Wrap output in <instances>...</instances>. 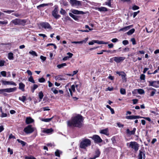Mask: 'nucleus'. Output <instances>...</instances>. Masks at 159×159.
Returning <instances> with one entry per match:
<instances>
[{"mask_svg": "<svg viewBox=\"0 0 159 159\" xmlns=\"http://www.w3.org/2000/svg\"><path fill=\"white\" fill-rule=\"evenodd\" d=\"M84 120L83 116L79 114L72 117L70 120H68L67 125L70 127H75L80 128L84 126Z\"/></svg>", "mask_w": 159, "mask_h": 159, "instance_id": "obj_1", "label": "nucleus"}, {"mask_svg": "<svg viewBox=\"0 0 159 159\" xmlns=\"http://www.w3.org/2000/svg\"><path fill=\"white\" fill-rule=\"evenodd\" d=\"M91 145V141L88 139H85L82 140L80 143V147L82 148L85 149L86 148Z\"/></svg>", "mask_w": 159, "mask_h": 159, "instance_id": "obj_2", "label": "nucleus"}, {"mask_svg": "<svg viewBox=\"0 0 159 159\" xmlns=\"http://www.w3.org/2000/svg\"><path fill=\"white\" fill-rule=\"evenodd\" d=\"M26 22L27 20L25 19L21 20L20 19L16 18L12 20L11 23L15 25L25 26Z\"/></svg>", "mask_w": 159, "mask_h": 159, "instance_id": "obj_3", "label": "nucleus"}, {"mask_svg": "<svg viewBox=\"0 0 159 159\" xmlns=\"http://www.w3.org/2000/svg\"><path fill=\"white\" fill-rule=\"evenodd\" d=\"M16 89L17 88L16 87L13 88H8L4 89H0V94L3 93L4 96H7V94L4 92L8 93L13 92L16 91Z\"/></svg>", "mask_w": 159, "mask_h": 159, "instance_id": "obj_4", "label": "nucleus"}, {"mask_svg": "<svg viewBox=\"0 0 159 159\" xmlns=\"http://www.w3.org/2000/svg\"><path fill=\"white\" fill-rule=\"evenodd\" d=\"M58 6L55 5L54 9L52 11V16L57 19L61 17V15L58 14Z\"/></svg>", "mask_w": 159, "mask_h": 159, "instance_id": "obj_5", "label": "nucleus"}, {"mask_svg": "<svg viewBox=\"0 0 159 159\" xmlns=\"http://www.w3.org/2000/svg\"><path fill=\"white\" fill-rule=\"evenodd\" d=\"M129 147L134 149V152H136L138 150L139 146V144L136 142H131L129 143Z\"/></svg>", "mask_w": 159, "mask_h": 159, "instance_id": "obj_6", "label": "nucleus"}, {"mask_svg": "<svg viewBox=\"0 0 159 159\" xmlns=\"http://www.w3.org/2000/svg\"><path fill=\"white\" fill-rule=\"evenodd\" d=\"M34 130V128L32 127V125H28L23 129V131L27 134H31L33 132Z\"/></svg>", "mask_w": 159, "mask_h": 159, "instance_id": "obj_7", "label": "nucleus"}, {"mask_svg": "<svg viewBox=\"0 0 159 159\" xmlns=\"http://www.w3.org/2000/svg\"><path fill=\"white\" fill-rule=\"evenodd\" d=\"M94 140L95 143H101L102 142V140L100 137L98 135H93L92 137H90Z\"/></svg>", "mask_w": 159, "mask_h": 159, "instance_id": "obj_8", "label": "nucleus"}, {"mask_svg": "<svg viewBox=\"0 0 159 159\" xmlns=\"http://www.w3.org/2000/svg\"><path fill=\"white\" fill-rule=\"evenodd\" d=\"M125 59L124 57H115L111 58V60L113 59L114 61L116 63H119L123 61Z\"/></svg>", "mask_w": 159, "mask_h": 159, "instance_id": "obj_9", "label": "nucleus"}, {"mask_svg": "<svg viewBox=\"0 0 159 159\" xmlns=\"http://www.w3.org/2000/svg\"><path fill=\"white\" fill-rule=\"evenodd\" d=\"M40 25L43 28L45 29H52V27L50 24L46 22H42L40 23Z\"/></svg>", "mask_w": 159, "mask_h": 159, "instance_id": "obj_10", "label": "nucleus"}, {"mask_svg": "<svg viewBox=\"0 0 159 159\" xmlns=\"http://www.w3.org/2000/svg\"><path fill=\"white\" fill-rule=\"evenodd\" d=\"M116 73L118 74L119 76H121L122 79L126 81H127L126 75L125 73L124 72L121 71H116Z\"/></svg>", "mask_w": 159, "mask_h": 159, "instance_id": "obj_11", "label": "nucleus"}, {"mask_svg": "<svg viewBox=\"0 0 159 159\" xmlns=\"http://www.w3.org/2000/svg\"><path fill=\"white\" fill-rule=\"evenodd\" d=\"M136 130V129L134 128L132 131H130L129 129H127L126 130V134L129 136L132 135H134L135 134V132Z\"/></svg>", "mask_w": 159, "mask_h": 159, "instance_id": "obj_12", "label": "nucleus"}, {"mask_svg": "<svg viewBox=\"0 0 159 159\" xmlns=\"http://www.w3.org/2000/svg\"><path fill=\"white\" fill-rule=\"evenodd\" d=\"M71 11L72 13L76 15H83L86 14L85 12L82 11H80L75 9H72L71 10Z\"/></svg>", "mask_w": 159, "mask_h": 159, "instance_id": "obj_13", "label": "nucleus"}, {"mask_svg": "<svg viewBox=\"0 0 159 159\" xmlns=\"http://www.w3.org/2000/svg\"><path fill=\"white\" fill-rule=\"evenodd\" d=\"M101 152L99 149H97L95 151V155L93 157H90L89 159H95L96 158L99 157L100 155Z\"/></svg>", "mask_w": 159, "mask_h": 159, "instance_id": "obj_14", "label": "nucleus"}, {"mask_svg": "<svg viewBox=\"0 0 159 159\" xmlns=\"http://www.w3.org/2000/svg\"><path fill=\"white\" fill-rule=\"evenodd\" d=\"M142 117L139 116H126V118L127 119L132 120L141 118Z\"/></svg>", "mask_w": 159, "mask_h": 159, "instance_id": "obj_15", "label": "nucleus"}, {"mask_svg": "<svg viewBox=\"0 0 159 159\" xmlns=\"http://www.w3.org/2000/svg\"><path fill=\"white\" fill-rule=\"evenodd\" d=\"M25 122L26 124L29 125L33 122L34 120L30 117H28L26 118Z\"/></svg>", "mask_w": 159, "mask_h": 159, "instance_id": "obj_16", "label": "nucleus"}, {"mask_svg": "<svg viewBox=\"0 0 159 159\" xmlns=\"http://www.w3.org/2000/svg\"><path fill=\"white\" fill-rule=\"evenodd\" d=\"M70 3L72 5H79L80 4V1L76 0H70Z\"/></svg>", "mask_w": 159, "mask_h": 159, "instance_id": "obj_17", "label": "nucleus"}, {"mask_svg": "<svg viewBox=\"0 0 159 159\" xmlns=\"http://www.w3.org/2000/svg\"><path fill=\"white\" fill-rule=\"evenodd\" d=\"M95 9L100 12L107 11H108L107 8L105 7H96Z\"/></svg>", "mask_w": 159, "mask_h": 159, "instance_id": "obj_18", "label": "nucleus"}, {"mask_svg": "<svg viewBox=\"0 0 159 159\" xmlns=\"http://www.w3.org/2000/svg\"><path fill=\"white\" fill-rule=\"evenodd\" d=\"M25 84H24L22 83H20L19 84V88L21 90V91L23 92H24L25 91Z\"/></svg>", "mask_w": 159, "mask_h": 159, "instance_id": "obj_19", "label": "nucleus"}, {"mask_svg": "<svg viewBox=\"0 0 159 159\" xmlns=\"http://www.w3.org/2000/svg\"><path fill=\"white\" fill-rule=\"evenodd\" d=\"M133 26V25H130L129 26H126L125 27H123L120 29V30L121 31H123L124 32L126 31L129 30L131 27Z\"/></svg>", "mask_w": 159, "mask_h": 159, "instance_id": "obj_20", "label": "nucleus"}, {"mask_svg": "<svg viewBox=\"0 0 159 159\" xmlns=\"http://www.w3.org/2000/svg\"><path fill=\"white\" fill-rule=\"evenodd\" d=\"M75 86L74 85H72L71 86V88L69 89V90L70 92V95L71 96H72V91L75 92Z\"/></svg>", "mask_w": 159, "mask_h": 159, "instance_id": "obj_21", "label": "nucleus"}, {"mask_svg": "<svg viewBox=\"0 0 159 159\" xmlns=\"http://www.w3.org/2000/svg\"><path fill=\"white\" fill-rule=\"evenodd\" d=\"M94 42L95 43H97L99 44H106L108 43V42H105L103 41H99L98 40H95V41H94Z\"/></svg>", "mask_w": 159, "mask_h": 159, "instance_id": "obj_22", "label": "nucleus"}, {"mask_svg": "<svg viewBox=\"0 0 159 159\" xmlns=\"http://www.w3.org/2000/svg\"><path fill=\"white\" fill-rule=\"evenodd\" d=\"M108 132V129L107 128H106L104 129L101 130L100 131V133L101 134H103L106 135H108V134H107Z\"/></svg>", "mask_w": 159, "mask_h": 159, "instance_id": "obj_23", "label": "nucleus"}, {"mask_svg": "<svg viewBox=\"0 0 159 159\" xmlns=\"http://www.w3.org/2000/svg\"><path fill=\"white\" fill-rule=\"evenodd\" d=\"M53 131V130L52 128L48 129L43 131V132L47 134H49Z\"/></svg>", "mask_w": 159, "mask_h": 159, "instance_id": "obj_24", "label": "nucleus"}, {"mask_svg": "<svg viewBox=\"0 0 159 159\" xmlns=\"http://www.w3.org/2000/svg\"><path fill=\"white\" fill-rule=\"evenodd\" d=\"M38 87V85L36 84H34L33 85V86L31 88V90L32 93L34 92V90Z\"/></svg>", "mask_w": 159, "mask_h": 159, "instance_id": "obj_25", "label": "nucleus"}, {"mask_svg": "<svg viewBox=\"0 0 159 159\" xmlns=\"http://www.w3.org/2000/svg\"><path fill=\"white\" fill-rule=\"evenodd\" d=\"M8 58L10 60H12L14 59L13 54L12 52H10L8 54Z\"/></svg>", "mask_w": 159, "mask_h": 159, "instance_id": "obj_26", "label": "nucleus"}, {"mask_svg": "<svg viewBox=\"0 0 159 159\" xmlns=\"http://www.w3.org/2000/svg\"><path fill=\"white\" fill-rule=\"evenodd\" d=\"M19 99L24 102L26 100V96H22V97H20L19 98Z\"/></svg>", "mask_w": 159, "mask_h": 159, "instance_id": "obj_27", "label": "nucleus"}, {"mask_svg": "<svg viewBox=\"0 0 159 159\" xmlns=\"http://www.w3.org/2000/svg\"><path fill=\"white\" fill-rule=\"evenodd\" d=\"M54 117L52 116L51 118H46V119H44L42 118L41 120L45 122H50L51 120Z\"/></svg>", "mask_w": 159, "mask_h": 159, "instance_id": "obj_28", "label": "nucleus"}, {"mask_svg": "<svg viewBox=\"0 0 159 159\" xmlns=\"http://www.w3.org/2000/svg\"><path fill=\"white\" fill-rule=\"evenodd\" d=\"M143 153L141 150L139 151V155H138V159H143Z\"/></svg>", "mask_w": 159, "mask_h": 159, "instance_id": "obj_29", "label": "nucleus"}, {"mask_svg": "<svg viewBox=\"0 0 159 159\" xmlns=\"http://www.w3.org/2000/svg\"><path fill=\"white\" fill-rule=\"evenodd\" d=\"M17 141L18 142V143H20L23 147L25 146L26 144V142L22 140H20L19 139H17Z\"/></svg>", "mask_w": 159, "mask_h": 159, "instance_id": "obj_30", "label": "nucleus"}, {"mask_svg": "<svg viewBox=\"0 0 159 159\" xmlns=\"http://www.w3.org/2000/svg\"><path fill=\"white\" fill-rule=\"evenodd\" d=\"M134 29H132L129 30L128 32H127V34L128 35H130L132 34L135 31Z\"/></svg>", "mask_w": 159, "mask_h": 159, "instance_id": "obj_31", "label": "nucleus"}, {"mask_svg": "<svg viewBox=\"0 0 159 159\" xmlns=\"http://www.w3.org/2000/svg\"><path fill=\"white\" fill-rule=\"evenodd\" d=\"M116 51V50H114L113 51H110V50H102V52H107L108 53H114Z\"/></svg>", "mask_w": 159, "mask_h": 159, "instance_id": "obj_32", "label": "nucleus"}, {"mask_svg": "<svg viewBox=\"0 0 159 159\" xmlns=\"http://www.w3.org/2000/svg\"><path fill=\"white\" fill-rule=\"evenodd\" d=\"M120 93L122 95H125L126 93L125 89L123 88H121L120 89Z\"/></svg>", "mask_w": 159, "mask_h": 159, "instance_id": "obj_33", "label": "nucleus"}, {"mask_svg": "<svg viewBox=\"0 0 159 159\" xmlns=\"http://www.w3.org/2000/svg\"><path fill=\"white\" fill-rule=\"evenodd\" d=\"M39 98L40 99V101H41L43 96V93L42 91L39 93Z\"/></svg>", "mask_w": 159, "mask_h": 159, "instance_id": "obj_34", "label": "nucleus"}, {"mask_svg": "<svg viewBox=\"0 0 159 159\" xmlns=\"http://www.w3.org/2000/svg\"><path fill=\"white\" fill-rule=\"evenodd\" d=\"M66 66V63H63L60 64H59L57 65V67L61 69L63 66Z\"/></svg>", "mask_w": 159, "mask_h": 159, "instance_id": "obj_35", "label": "nucleus"}, {"mask_svg": "<svg viewBox=\"0 0 159 159\" xmlns=\"http://www.w3.org/2000/svg\"><path fill=\"white\" fill-rule=\"evenodd\" d=\"M28 81L33 83H35V81L34 80L33 77L32 76H30L29 78Z\"/></svg>", "mask_w": 159, "mask_h": 159, "instance_id": "obj_36", "label": "nucleus"}, {"mask_svg": "<svg viewBox=\"0 0 159 159\" xmlns=\"http://www.w3.org/2000/svg\"><path fill=\"white\" fill-rule=\"evenodd\" d=\"M88 39L89 38L88 37L85 38L84 40L79 41V43L82 44L83 43H86L88 40Z\"/></svg>", "mask_w": 159, "mask_h": 159, "instance_id": "obj_37", "label": "nucleus"}, {"mask_svg": "<svg viewBox=\"0 0 159 159\" xmlns=\"http://www.w3.org/2000/svg\"><path fill=\"white\" fill-rule=\"evenodd\" d=\"M148 82L149 83L148 86H152L154 87V83H156V82L155 81H148Z\"/></svg>", "mask_w": 159, "mask_h": 159, "instance_id": "obj_38", "label": "nucleus"}, {"mask_svg": "<svg viewBox=\"0 0 159 159\" xmlns=\"http://www.w3.org/2000/svg\"><path fill=\"white\" fill-rule=\"evenodd\" d=\"M80 16H79L75 15L73 18L75 20L78 21L79 19L80 18Z\"/></svg>", "mask_w": 159, "mask_h": 159, "instance_id": "obj_39", "label": "nucleus"}, {"mask_svg": "<svg viewBox=\"0 0 159 159\" xmlns=\"http://www.w3.org/2000/svg\"><path fill=\"white\" fill-rule=\"evenodd\" d=\"M75 85V87H76L77 90H78V89H80V88L81 87V84L80 82H79L78 84H76V83Z\"/></svg>", "mask_w": 159, "mask_h": 159, "instance_id": "obj_40", "label": "nucleus"}, {"mask_svg": "<svg viewBox=\"0 0 159 159\" xmlns=\"http://www.w3.org/2000/svg\"><path fill=\"white\" fill-rule=\"evenodd\" d=\"M55 154L56 156L58 157H60V151L59 150L57 149L55 151Z\"/></svg>", "mask_w": 159, "mask_h": 159, "instance_id": "obj_41", "label": "nucleus"}, {"mask_svg": "<svg viewBox=\"0 0 159 159\" xmlns=\"http://www.w3.org/2000/svg\"><path fill=\"white\" fill-rule=\"evenodd\" d=\"M138 93L139 94H143L144 93V91L142 89H138Z\"/></svg>", "mask_w": 159, "mask_h": 159, "instance_id": "obj_42", "label": "nucleus"}, {"mask_svg": "<svg viewBox=\"0 0 159 159\" xmlns=\"http://www.w3.org/2000/svg\"><path fill=\"white\" fill-rule=\"evenodd\" d=\"M2 11L8 14H10L11 13L14 12V10H8L7 11L2 10Z\"/></svg>", "mask_w": 159, "mask_h": 159, "instance_id": "obj_43", "label": "nucleus"}, {"mask_svg": "<svg viewBox=\"0 0 159 159\" xmlns=\"http://www.w3.org/2000/svg\"><path fill=\"white\" fill-rule=\"evenodd\" d=\"M48 5V4H47L43 3V4H40L39 5L37 6V8L38 9H39L40 7H43L44 6H47Z\"/></svg>", "mask_w": 159, "mask_h": 159, "instance_id": "obj_44", "label": "nucleus"}, {"mask_svg": "<svg viewBox=\"0 0 159 159\" xmlns=\"http://www.w3.org/2000/svg\"><path fill=\"white\" fill-rule=\"evenodd\" d=\"M29 53L30 54H31L33 55H34V56H35L36 57L38 56V55H37V53L34 51H30V52H29Z\"/></svg>", "mask_w": 159, "mask_h": 159, "instance_id": "obj_45", "label": "nucleus"}, {"mask_svg": "<svg viewBox=\"0 0 159 159\" xmlns=\"http://www.w3.org/2000/svg\"><path fill=\"white\" fill-rule=\"evenodd\" d=\"M24 159H36V158L32 156H26L25 157Z\"/></svg>", "mask_w": 159, "mask_h": 159, "instance_id": "obj_46", "label": "nucleus"}, {"mask_svg": "<svg viewBox=\"0 0 159 159\" xmlns=\"http://www.w3.org/2000/svg\"><path fill=\"white\" fill-rule=\"evenodd\" d=\"M60 13L62 15H64L66 13L65 10L63 9V8H61V10L60 11Z\"/></svg>", "mask_w": 159, "mask_h": 159, "instance_id": "obj_47", "label": "nucleus"}, {"mask_svg": "<svg viewBox=\"0 0 159 159\" xmlns=\"http://www.w3.org/2000/svg\"><path fill=\"white\" fill-rule=\"evenodd\" d=\"M139 8V7L136 5H134L132 7V9L133 10H138Z\"/></svg>", "mask_w": 159, "mask_h": 159, "instance_id": "obj_48", "label": "nucleus"}, {"mask_svg": "<svg viewBox=\"0 0 159 159\" xmlns=\"http://www.w3.org/2000/svg\"><path fill=\"white\" fill-rule=\"evenodd\" d=\"M155 82H156V83H154V87H155V88H157L159 87V84H158V80L157 81H155Z\"/></svg>", "mask_w": 159, "mask_h": 159, "instance_id": "obj_49", "label": "nucleus"}, {"mask_svg": "<svg viewBox=\"0 0 159 159\" xmlns=\"http://www.w3.org/2000/svg\"><path fill=\"white\" fill-rule=\"evenodd\" d=\"M2 82L4 85H7L9 84V81L2 80Z\"/></svg>", "mask_w": 159, "mask_h": 159, "instance_id": "obj_50", "label": "nucleus"}, {"mask_svg": "<svg viewBox=\"0 0 159 159\" xmlns=\"http://www.w3.org/2000/svg\"><path fill=\"white\" fill-rule=\"evenodd\" d=\"M45 81V79L43 77H42L39 79V81L40 83H43Z\"/></svg>", "mask_w": 159, "mask_h": 159, "instance_id": "obj_51", "label": "nucleus"}, {"mask_svg": "<svg viewBox=\"0 0 159 159\" xmlns=\"http://www.w3.org/2000/svg\"><path fill=\"white\" fill-rule=\"evenodd\" d=\"M105 4L106 5L108 6L109 7H111V0H109L108 2H105Z\"/></svg>", "mask_w": 159, "mask_h": 159, "instance_id": "obj_52", "label": "nucleus"}, {"mask_svg": "<svg viewBox=\"0 0 159 159\" xmlns=\"http://www.w3.org/2000/svg\"><path fill=\"white\" fill-rule=\"evenodd\" d=\"M131 41L132 42V44L134 45L136 44V41L134 38H132L131 39Z\"/></svg>", "mask_w": 159, "mask_h": 159, "instance_id": "obj_53", "label": "nucleus"}, {"mask_svg": "<svg viewBox=\"0 0 159 159\" xmlns=\"http://www.w3.org/2000/svg\"><path fill=\"white\" fill-rule=\"evenodd\" d=\"M145 75L142 74L140 75V78L142 80H144L145 79Z\"/></svg>", "mask_w": 159, "mask_h": 159, "instance_id": "obj_54", "label": "nucleus"}, {"mask_svg": "<svg viewBox=\"0 0 159 159\" xmlns=\"http://www.w3.org/2000/svg\"><path fill=\"white\" fill-rule=\"evenodd\" d=\"M1 75L3 77L6 76V72L5 71H2L1 72Z\"/></svg>", "mask_w": 159, "mask_h": 159, "instance_id": "obj_55", "label": "nucleus"}, {"mask_svg": "<svg viewBox=\"0 0 159 159\" xmlns=\"http://www.w3.org/2000/svg\"><path fill=\"white\" fill-rule=\"evenodd\" d=\"M5 61L4 60H1L0 61V66H4Z\"/></svg>", "mask_w": 159, "mask_h": 159, "instance_id": "obj_56", "label": "nucleus"}, {"mask_svg": "<svg viewBox=\"0 0 159 159\" xmlns=\"http://www.w3.org/2000/svg\"><path fill=\"white\" fill-rule=\"evenodd\" d=\"M7 151L10 153V155H12L13 153V151L12 149H11L10 148H8L7 149Z\"/></svg>", "mask_w": 159, "mask_h": 159, "instance_id": "obj_57", "label": "nucleus"}, {"mask_svg": "<svg viewBox=\"0 0 159 159\" xmlns=\"http://www.w3.org/2000/svg\"><path fill=\"white\" fill-rule=\"evenodd\" d=\"M116 124H117V126L119 128H121V127L123 128L124 126V125L122 124H121L120 122H117Z\"/></svg>", "mask_w": 159, "mask_h": 159, "instance_id": "obj_58", "label": "nucleus"}, {"mask_svg": "<svg viewBox=\"0 0 159 159\" xmlns=\"http://www.w3.org/2000/svg\"><path fill=\"white\" fill-rule=\"evenodd\" d=\"M157 90L156 89H154V90L152 91L151 93L150 96H154V94L155 93V92H156Z\"/></svg>", "mask_w": 159, "mask_h": 159, "instance_id": "obj_59", "label": "nucleus"}, {"mask_svg": "<svg viewBox=\"0 0 159 159\" xmlns=\"http://www.w3.org/2000/svg\"><path fill=\"white\" fill-rule=\"evenodd\" d=\"M122 43L124 45H126L129 44V42L127 40H124L122 41Z\"/></svg>", "mask_w": 159, "mask_h": 159, "instance_id": "obj_60", "label": "nucleus"}, {"mask_svg": "<svg viewBox=\"0 0 159 159\" xmlns=\"http://www.w3.org/2000/svg\"><path fill=\"white\" fill-rule=\"evenodd\" d=\"M65 19L66 20H69L71 21H73L68 16H66V17L65 18Z\"/></svg>", "mask_w": 159, "mask_h": 159, "instance_id": "obj_61", "label": "nucleus"}, {"mask_svg": "<svg viewBox=\"0 0 159 159\" xmlns=\"http://www.w3.org/2000/svg\"><path fill=\"white\" fill-rule=\"evenodd\" d=\"M7 23H8V21L7 20H6V21H0V24H2L3 25H4V24L6 25V24H7Z\"/></svg>", "mask_w": 159, "mask_h": 159, "instance_id": "obj_62", "label": "nucleus"}, {"mask_svg": "<svg viewBox=\"0 0 159 159\" xmlns=\"http://www.w3.org/2000/svg\"><path fill=\"white\" fill-rule=\"evenodd\" d=\"M7 116V113H4L3 112L1 113V117H6Z\"/></svg>", "mask_w": 159, "mask_h": 159, "instance_id": "obj_63", "label": "nucleus"}, {"mask_svg": "<svg viewBox=\"0 0 159 159\" xmlns=\"http://www.w3.org/2000/svg\"><path fill=\"white\" fill-rule=\"evenodd\" d=\"M15 139L16 137H15L12 134H11L9 136V139Z\"/></svg>", "mask_w": 159, "mask_h": 159, "instance_id": "obj_64", "label": "nucleus"}]
</instances>
